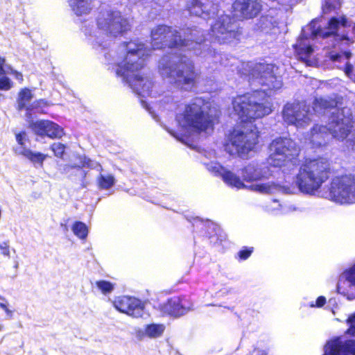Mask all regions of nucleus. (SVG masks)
Instances as JSON below:
<instances>
[{"mask_svg":"<svg viewBox=\"0 0 355 355\" xmlns=\"http://www.w3.org/2000/svg\"><path fill=\"white\" fill-rule=\"evenodd\" d=\"M252 74L265 89L253 90L234 98L232 106L240 123L230 131L224 144L225 150L230 155L242 157L256 148L259 131L253 123L272 112L266 92L278 90L282 86V80L275 75L270 64H257Z\"/></svg>","mask_w":355,"mask_h":355,"instance_id":"nucleus-1","label":"nucleus"},{"mask_svg":"<svg viewBox=\"0 0 355 355\" xmlns=\"http://www.w3.org/2000/svg\"><path fill=\"white\" fill-rule=\"evenodd\" d=\"M334 173L329 159L322 156L305 158L300 165L295 182L300 192L313 195Z\"/></svg>","mask_w":355,"mask_h":355,"instance_id":"nucleus-2","label":"nucleus"},{"mask_svg":"<svg viewBox=\"0 0 355 355\" xmlns=\"http://www.w3.org/2000/svg\"><path fill=\"white\" fill-rule=\"evenodd\" d=\"M158 70L163 77L171 80L175 87L184 92H191L196 87L200 77L194 62L184 55L175 61L163 58Z\"/></svg>","mask_w":355,"mask_h":355,"instance_id":"nucleus-3","label":"nucleus"},{"mask_svg":"<svg viewBox=\"0 0 355 355\" xmlns=\"http://www.w3.org/2000/svg\"><path fill=\"white\" fill-rule=\"evenodd\" d=\"M123 44L126 49V53L124 64H119L116 71V76L122 77L131 88L141 92L147 81V77L139 73L145 66L144 59L140 56L144 44L132 40Z\"/></svg>","mask_w":355,"mask_h":355,"instance_id":"nucleus-4","label":"nucleus"},{"mask_svg":"<svg viewBox=\"0 0 355 355\" xmlns=\"http://www.w3.org/2000/svg\"><path fill=\"white\" fill-rule=\"evenodd\" d=\"M267 163L272 167L283 168L284 171L295 169L300 164L301 148L291 137H277L268 146Z\"/></svg>","mask_w":355,"mask_h":355,"instance_id":"nucleus-5","label":"nucleus"},{"mask_svg":"<svg viewBox=\"0 0 355 355\" xmlns=\"http://www.w3.org/2000/svg\"><path fill=\"white\" fill-rule=\"evenodd\" d=\"M191 28H173L171 26L158 24L150 33L151 48L154 50L179 49L181 50L195 41L192 37Z\"/></svg>","mask_w":355,"mask_h":355,"instance_id":"nucleus-6","label":"nucleus"},{"mask_svg":"<svg viewBox=\"0 0 355 355\" xmlns=\"http://www.w3.org/2000/svg\"><path fill=\"white\" fill-rule=\"evenodd\" d=\"M96 35L98 37H120L131 29L128 18L117 10H104L99 12L96 19Z\"/></svg>","mask_w":355,"mask_h":355,"instance_id":"nucleus-7","label":"nucleus"},{"mask_svg":"<svg viewBox=\"0 0 355 355\" xmlns=\"http://www.w3.org/2000/svg\"><path fill=\"white\" fill-rule=\"evenodd\" d=\"M234 15H222L211 24L209 34L219 44H227L240 40L242 28Z\"/></svg>","mask_w":355,"mask_h":355,"instance_id":"nucleus-8","label":"nucleus"},{"mask_svg":"<svg viewBox=\"0 0 355 355\" xmlns=\"http://www.w3.org/2000/svg\"><path fill=\"white\" fill-rule=\"evenodd\" d=\"M329 198L340 204L355 202V175H342L331 178L329 188Z\"/></svg>","mask_w":355,"mask_h":355,"instance_id":"nucleus-9","label":"nucleus"},{"mask_svg":"<svg viewBox=\"0 0 355 355\" xmlns=\"http://www.w3.org/2000/svg\"><path fill=\"white\" fill-rule=\"evenodd\" d=\"M182 119H178L179 123L182 122L183 125L197 132L206 131L210 123L202 107L196 103L187 104L182 114Z\"/></svg>","mask_w":355,"mask_h":355,"instance_id":"nucleus-10","label":"nucleus"},{"mask_svg":"<svg viewBox=\"0 0 355 355\" xmlns=\"http://www.w3.org/2000/svg\"><path fill=\"white\" fill-rule=\"evenodd\" d=\"M345 107H342L333 112L327 125L330 135L338 140H343L347 137L354 123L352 115L345 114Z\"/></svg>","mask_w":355,"mask_h":355,"instance_id":"nucleus-11","label":"nucleus"},{"mask_svg":"<svg viewBox=\"0 0 355 355\" xmlns=\"http://www.w3.org/2000/svg\"><path fill=\"white\" fill-rule=\"evenodd\" d=\"M232 14L241 21L253 19L263 10L262 0H234Z\"/></svg>","mask_w":355,"mask_h":355,"instance_id":"nucleus-12","label":"nucleus"},{"mask_svg":"<svg viewBox=\"0 0 355 355\" xmlns=\"http://www.w3.org/2000/svg\"><path fill=\"white\" fill-rule=\"evenodd\" d=\"M28 126L36 136L41 138L58 139L64 135L63 128L53 121L44 119L31 121Z\"/></svg>","mask_w":355,"mask_h":355,"instance_id":"nucleus-13","label":"nucleus"},{"mask_svg":"<svg viewBox=\"0 0 355 355\" xmlns=\"http://www.w3.org/2000/svg\"><path fill=\"white\" fill-rule=\"evenodd\" d=\"M112 304L119 312L132 318H140L144 313V307L141 300L134 297L127 295L116 297L112 301Z\"/></svg>","mask_w":355,"mask_h":355,"instance_id":"nucleus-14","label":"nucleus"},{"mask_svg":"<svg viewBox=\"0 0 355 355\" xmlns=\"http://www.w3.org/2000/svg\"><path fill=\"white\" fill-rule=\"evenodd\" d=\"M182 296H173L165 302L159 303L155 309L163 317L170 316L177 318L186 314L189 310L184 304Z\"/></svg>","mask_w":355,"mask_h":355,"instance_id":"nucleus-15","label":"nucleus"},{"mask_svg":"<svg viewBox=\"0 0 355 355\" xmlns=\"http://www.w3.org/2000/svg\"><path fill=\"white\" fill-rule=\"evenodd\" d=\"M306 111L300 103H287L282 110V117L288 125H302L306 119Z\"/></svg>","mask_w":355,"mask_h":355,"instance_id":"nucleus-16","label":"nucleus"},{"mask_svg":"<svg viewBox=\"0 0 355 355\" xmlns=\"http://www.w3.org/2000/svg\"><path fill=\"white\" fill-rule=\"evenodd\" d=\"M351 25L352 22L346 15H343L338 17H331L327 22L328 31L321 32L320 29H315L311 31V35L315 37L320 35L324 39L331 36L338 37L340 27L349 28Z\"/></svg>","mask_w":355,"mask_h":355,"instance_id":"nucleus-17","label":"nucleus"},{"mask_svg":"<svg viewBox=\"0 0 355 355\" xmlns=\"http://www.w3.org/2000/svg\"><path fill=\"white\" fill-rule=\"evenodd\" d=\"M324 355H355V340H347L343 343L334 340L325 347Z\"/></svg>","mask_w":355,"mask_h":355,"instance_id":"nucleus-18","label":"nucleus"},{"mask_svg":"<svg viewBox=\"0 0 355 355\" xmlns=\"http://www.w3.org/2000/svg\"><path fill=\"white\" fill-rule=\"evenodd\" d=\"M211 171L217 176L221 177L222 180L229 186L242 189L245 185L239 176L235 175L231 171L225 169L221 165H216L211 167Z\"/></svg>","mask_w":355,"mask_h":355,"instance_id":"nucleus-19","label":"nucleus"},{"mask_svg":"<svg viewBox=\"0 0 355 355\" xmlns=\"http://www.w3.org/2000/svg\"><path fill=\"white\" fill-rule=\"evenodd\" d=\"M329 132L327 125L315 124L311 130V141L317 146H324L329 139Z\"/></svg>","mask_w":355,"mask_h":355,"instance_id":"nucleus-20","label":"nucleus"},{"mask_svg":"<svg viewBox=\"0 0 355 355\" xmlns=\"http://www.w3.org/2000/svg\"><path fill=\"white\" fill-rule=\"evenodd\" d=\"M51 105V102L44 98L35 100L28 105L25 116L31 121L37 114H46V109Z\"/></svg>","mask_w":355,"mask_h":355,"instance_id":"nucleus-21","label":"nucleus"},{"mask_svg":"<svg viewBox=\"0 0 355 355\" xmlns=\"http://www.w3.org/2000/svg\"><path fill=\"white\" fill-rule=\"evenodd\" d=\"M307 38L306 37H301L297 43L293 46L296 55L304 62H309L310 58L313 53V48L311 44H306L304 42Z\"/></svg>","mask_w":355,"mask_h":355,"instance_id":"nucleus-22","label":"nucleus"},{"mask_svg":"<svg viewBox=\"0 0 355 355\" xmlns=\"http://www.w3.org/2000/svg\"><path fill=\"white\" fill-rule=\"evenodd\" d=\"M186 8L191 15L207 17L210 14L207 5L202 3V0H189Z\"/></svg>","mask_w":355,"mask_h":355,"instance_id":"nucleus-23","label":"nucleus"},{"mask_svg":"<svg viewBox=\"0 0 355 355\" xmlns=\"http://www.w3.org/2000/svg\"><path fill=\"white\" fill-rule=\"evenodd\" d=\"M315 106L320 110H331L336 109V111L340 108L338 105L341 104V99L338 98L328 97L320 98L315 101Z\"/></svg>","mask_w":355,"mask_h":355,"instance_id":"nucleus-24","label":"nucleus"},{"mask_svg":"<svg viewBox=\"0 0 355 355\" xmlns=\"http://www.w3.org/2000/svg\"><path fill=\"white\" fill-rule=\"evenodd\" d=\"M33 97V94L31 90L28 87H24L21 89L18 92L17 98V110L18 111H22L26 108L30 103V101Z\"/></svg>","mask_w":355,"mask_h":355,"instance_id":"nucleus-25","label":"nucleus"},{"mask_svg":"<svg viewBox=\"0 0 355 355\" xmlns=\"http://www.w3.org/2000/svg\"><path fill=\"white\" fill-rule=\"evenodd\" d=\"M241 177L243 181L251 182L261 179L262 175L253 164H248L241 169Z\"/></svg>","mask_w":355,"mask_h":355,"instance_id":"nucleus-26","label":"nucleus"},{"mask_svg":"<svg viewBox=\"0 0 355 355\" xmlns=\"http://www.w3.org/2000/svg\"><path fill=\"white\" fill-rule=\"evenodd\" d=\"M19 154L27 158L33 164H38L40 166H43L44 161L48 155L40 152H33L28 148H24L19 152Z\"/></svg>","mask_w":355,"mask_h":355,"instance_id":"nucleus-27","label":"nucleus"},{"mask_svg":"<svg viewBox=\"0 0 355 355\" xmlns=\"http://www.w3.org/2000/svg\"><path fill=\"white\" fill-rule=\"evenodd\" d=\"M94 0H76L72 9L78 16L87 14L91 10L90 4Z\"/></svg>","mask_w":355,"mask_h":355,"instance_id":"nucleus-28","label":"nucleus"},{"mask_svg":"<svg viewBox=\"0 0 355 355\" xmlns=\"http://www.w3.org/2000/svg\"><path fill=\"white\" fill-rule=\"evenodd\" d=\"M164 330V324L155 323L147 324L144 329L146 335L149 338H158L163 334Z\"/></svg>","mask_w":355,"mask_h":355,"instance_id":"nucleus-29","label":"nucleus"},{"mask_svg":"<svg viewBox=\"0 0 355 355\" xmlns=\"http://www.w3.org/2000/svg\"><path fill=\"white\" fill-rule=\"evenodd\" d=\"M97 185L100 189L107 190L112 187L115 184V178L111 175L100 174L97 177Z\"/></svg>","mask_w":355,"mask_h":355,"instance_id":"nucleus-30","label":"nucleus"},{"mask_svg":"<svg viewBox=\"0 0 355 355\" xmlns=\"http://www.w3.org/2000/svg\"><path fill=\"white\" fill-rule=\"evenodd\" d=\"M73 234L80 239L85 240L87 237L88 227L83 222L75 221L71 227Z\"/></svg>","mask_w":355,"mask_h":355,"instance_id":"nucleus-31","label":"nucleus"},{"mask_svg":"<svg viewBox=\"0 0 355 355\" xmlns=\"http://www.w3.org/2000/svg\"><path fill=\"white\" fill-rule=\"evenodd\" d=\"M95 285L105 295L110 293L114 288V284L106 280L96 281Z\"/></svg>","mask_w":355,"mask_h":355,"instance_id":"nucleus-32","label":"nucleus"},{"mask_svg":"<svg viewBox=\"0 0 355 355\" xmlns=\"http://www.w3.org/2000/svg\"><path fill=\"white\" fill-rule=\"evenodd\" d=\"M67 146L60 142H54L50 146V149L53 152L55 157L63 158Z\"/></svg>","mask_w":355,"mask_h":355,"instance_id":"nucleus-33","label":"nucleus"},{"mask_svg":"<svg viewBox=\"0 0 355 355\" xmlns=\"http://www.w3.org/2000/svg\"><path fill=\"white\" fill-rule=\"evenodd\" d=\"M273 187L272 184L269 183H261L253 184L250 187V189L254 191H258L263 193H270L272 191Z\"/></svg>","mask_w":355,"mask_h":355,"instance_id":"nucleus-34","label":"nucleus"},{"mask_svg":"<svg viewBox=\"0 0 355 355\" xmlns=\"http://www.w3.org/2000/svg\"><path fill=\"white\" fill-rule=\"evenodd\" d=\"M254 252L253 247L243 246L237 253L236 258L239 261H245L248 259Z\"/></svg>","mask_w":355,"mask_h":355,"instance_id":"nucleus-35","label":"nucleus"},{"mask_svg":"<svg viewBox=\"0 0 355 355\" xmlns=\"http://www.w3.org/2000/svg\"><path fill=\"white\" fill-rule=\"evenodd\" d=\"M13 87L12 80L5 75L0 76V90L8 91Z\"/></svg>","mask_w":355,"mask_h":355,"instance_id":"nucleus-36","label":"nucleus"},{"mask_svg":"<svg viewBox=\"0 0 355 355\" xmlns=\"http://www.w3.org/2000/svg\"><path fill=\"white\" fill-rule=\"evenodd\" d=\"M17 143L20 146L21 150L26 148L25 141H28L26 132L22 130L15 135Z\"/></svg>","mask_w":355,"mask_h":355,"instance_id":"nucleus-37","label":"nucleus"},{"mask_svg":"<svg viewBox=\"0 0 355 355\" xmlns=\"http://www.w3.org/2000/svg\"><path fill=\"white\" fill-rule=\"evenodd\" d=\"M72 171H76V172H79L83 177H85L86 173L82 169L80 166L78 165H71V164H66L63 166L62 173H69Z\"/></svg>","mask_w":355,"mask_h":355,"instance_id":"nucleus-38","label":"nucleus"},{"mask_svg":"<svg viewBox=\"0 0 355 355\" xmlns=\"http://www.w3.org/2000/svg\"><path fill=\"white\" fill-rule=\"evenodd\" d=\"M340 5L336 4L334 1H325L322 5V12L324 14L330 13L331 12L339 9Z\"/></svg>","mask_w":355,"mask_h":355,"instance_id":"nucleus-39","label":"nucleus"},{"mask_svg":"<svg viewBox=\"0 0 355 355\" xmlns=\"http://www.w3.org/2000/svg\"><path fill=\"white\" fill-rule=\"evenodd\" d=\"M1 253L4 257H10V245L8 241H4L0 243Z\"/></svg>","mask_w":355,"mask_h":355,"instance_id":"nucleus-40","label":"nucleus"},{"mask_svg":"<svg viewBox=\"0 0 355 355\" xmlns=\"http://www.w3.org/2000/svg\"><path fill=\"white\" fill-rule=\"evenodd\" d=\"M347 279L354 286H355V264L347 273Z\"/></svg>","mask_w":355,"mask_h":355,"instance_id":"nucleus-41","label":"nucleus"},{"mask_svg":"<svg viewBox=\"0 0 355 355\" xmlns=\"http://www.w3.org/2000/svg\"><path fill=\"white\" fill-rule=\"evenodd\" d=\"M353 69H354V67L353 65L349 62H346V64H345L344 67H343V71L345 72V75L348 77V78H352V71H353Z\"/></svg>","mask_w":355,"mask_h":355,"instance_id":"nucleus-42","label":"nucleus"},{"mask_svg":"<svg viewBox=\"0 0 355 355\" xmlns=\"http://www.w3.org/2000/svg\"><path fill=\"white\" fill-rule=\"evenodd\" d=\"M10 73L14 76V77L19 80V83H22L24 81V76L23 74L18 71L10 69Z\"/></svg>","mask_w":355,"mask_h":355,"instance_id":"nucleus-43","label":"nucleus"},{"mask_svg":"<svg viewBox=\"0 0 355 355\" xmlns=\"http://www.w3.org/2000/svg\"><path fill=\"white\" fill-rule=\"evenodd\" d=\"M347 323L350 324L352 330L355 332V313L350 315L346 320Z\"/></svg>","mask_w":355,"mask_h":355,"instance_id":"nucleus-44","label":"nucleus"},{"mask_svg":"<svg viewBox=\"0 0 355 355\" xmlns=\"http://www.w3.org/2000/svg\"><path fill=\"white\" fill-rule=\"evenodd\" d=\"M326 298L324 296H319L315 301V306L316 307H322L326 304Z\"/></svg>","mask_w":355,"mask_h":355,"instance_id":"nucleus-45","label":"nucleus"},{"mask_svg":"<svg viewBox=\"0 0 355 355\" xmlns=\"http://www.w3.org/2000/svg\"><path fill=\"white\" fill-rule=\"evenodd\" d=\"M5 62H6L5 58L0 57V76L5 75V73H6V71L3 69Z\"/></svg>","mask_w":355,"mask_h":355,"instance_id":"nucleus-46","label":"nucleus"},{"mask_svg":"<svg viewBox=\"0 0 355 355\" xmlns=\"http://www.w3.org/2000/svg\"><path fill=\"white\" fill-rule=\"evenodd\" d=\"M340 40L341 41H347L350 42L351 43L353 42V40L347 35V34H343L340 36Z\"/></svg>","mask_w":355,"mask_h":355,"instance_id":"nucleus-47","label":"nucleus"},{"mask_svg":"<svg viewBox=\"0 0 355 355\" xmlns=\"http://www.w3.org/2000/svg\"><path fill=\"white\" fill-rule=\"evenodd\" d=\"M340 58H341V55L340 53H336V54H334L331 56V60L332 61H340Z\"/></svg>","mask_w":355,"mask_h":355,"instance_id":"nucleus-48","label":"nucleus"},{"mask_svg":"<svg viewBox=\"0 0 355 355\" xmlns=\"http://www.w3.org/2000/svg\"><path fill=\"white\" fill-rule=\"evenodd\" d=\"M0 307L3 309L6 313H7L8 314H10L11 313V311L8 309L7 305L3 302H0Z\"/></svg>","mask_w":355,"mask_h":355,"instance_id":"nucleus-49","label":"nucleus"},{"mask_svg":"<svg viewBox=\"0 0 355 355\" xmlns=\"http://www.w3.org/2000/svg\"><path fill=\"white\" fill-rule=\"evenodd\" d=\"M343 54L347 59H349L352 57V53L349 51H345Z\"/></svg>","mask_w":355,"mask_h":355,"instance_id":"nucleus-50","label":"nucleus"},{"mask_svg":"<svg viewBox=\"0 0 355 355\" xmlns=\"http://www.w3.org/2000/svg\"><path fill=\"white\" fill-rule=\"evenodd\" d=\"M257 355H268V353L264 350H259Z\"/></svg>","mask_w":355,"mask_h":355,"instance_id":"nucleus-51","label":"nucleus"},{"mask_svg":"<svg viewBox=\"0 0 355 355\" xmlns=\"http://www.w3.org/2000/svg\"><path fill=\"white\" fill-rule=\"evenodd\" d=\"M0 299L3 300V301H6V299L4 297H1V295H0Z\"/></svg>","mask_w":355,"mask_h":355,"instance_id":"nucleus-52","label":"nucleus"},{"mask_svg":"<svg viewBox=\"0 0 355 355\" xmlns=\"http://www.w3.org/2000/svg\"><path fill=\"white\" fill-rule=\"evenodd\" d=\"M3 329V326L0 324V331Z\"/></svg>","mask_w":355,"mask_h":355,"instance_id":"nucleus-53","label":"nucleus"},{"mask_svg":"<svg viewBox=\"0 0 355 355\" xmlns=\"http://www.w3.org/2000/svg\"><path fill=\"white\" fill-rule=\"evenodd\" d=\"M64 229H65V230H68V228H67V225H64Z\"/></svg>","mask_w":355,"mask_h":355,"instance_id":"nucleus-54","label":"nucleus"}]
</instances>
